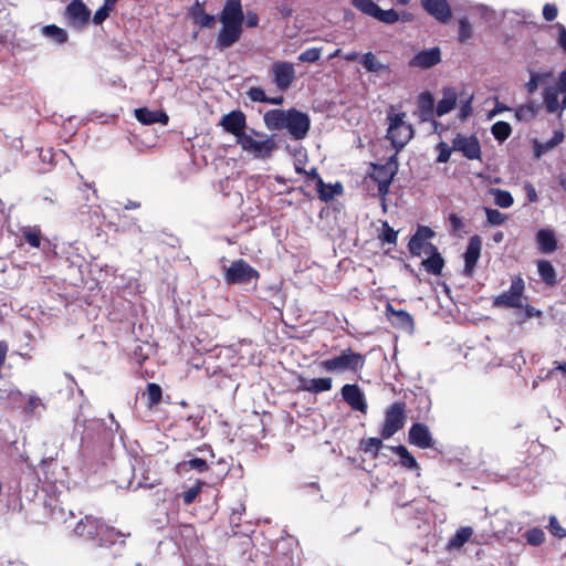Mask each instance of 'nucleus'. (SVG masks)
I'll use <instances>...</instances> for the list:
<instances>
[{
	"instance_id": "nucleus-59",
	"label": "nucleus",
	"mask_w": 566,
	"mask_h": 566,
	"mask_svg": "<svg viewBox=\"0 0 566 566\" xmlns=\"http://www.w3.org/2000/svg\"><path fill=\"white\" fill-rule=\"evenodd\" d=\"M558 9L553 3H546L543 8V17L546 21H553L556 19Z\"/></svg>"
},
{
	"instance_id": "nucleus-58",
	"label": "nucleus",
	"mask_w": 566,
	"mask_h": 566,
	"mask_svg": "<svg viewBox=\"0 0 566 566\" xmlns=\"http://www.w3.org/2000/svg\"><path fill=\"white\" fill-rule=\"evenodd\" d=\"M201 489V484L198 482L193 486L189 488L187 491L181 493V497L186 504H191L195 502Z\"/></svg>"
},
{
	"instance_id": "nucleus-29",
	"label": "nucleus",
	"mask_w": 566,
	"mask_h": 566,
	"mask_svg": "<svg viewBox=\"0 0 566 566\" xmlns=\"http://www.w3.org/2000/svg\"><path fill=\"white\" fill-rule=\"evenodd\" d=\"M537 272L541 276V280L547 286H555L557 284L556 271L549 261L538 260L537 261Z\"/></svg>"
},
{
	"instance_id": "nucleus-14",
	"label": "nucleus",
	"mask_w": 566,
	"mask_h": 566,
	"mask_svg": "<svg viewBox=\"0 0 566 566\" xmlns=\"http://www.w3.org/2000/svg\"><path fill=\"white\" fill-rule=\"evenodd\" d=\"M219 125L238 140L245 133L247 116L240 109L231 111L221 118Z\"/></svg>"
},
{
	"instance_id": "nucleus-39",
	"label": "nucleus",
	"mask_w": 566,
	"mask_h": 566,
	"mask_svg": "<svg viewBox=\"0 0 566 566\" xmlns=\"http://www.w3.org/2000/svg\"><path fill=\"white\" fill-rule=\"evenodd\" d=\"M352 6L361 13L376 18L379 6L374 0H350Z\"/></svg>"
},
{
	"instance_id": "nucleus-40",
	"label": "nucleus",
	"mask_w": 566,
	"mask_h": 566,
	"mask_svg": "<svg viewBox=\"0 0 566 566\" xmlns=\"http://www.w3.org/2000/svg\"><path fill=\"white\" fill-rule=\"evenodd\" d=\"M491 133L499 142H505L512 134V127L507 122L499 120L492 125Z\"/></svg>"
},
{
	"instance_id": "nucleus-18",
	"label": "nucleus",
	"mask_w": 566,
	"mask_h": 566,
	"mask_svg": "<svg viewBox=\"0 0 566 566\" xmlns=\"http://www.w3.org/2000/svg\"><path fill=\"white\" fill-rule=\"evenodd\" d=\"M342 397L344 401L353 409L366 413L367 401L364 392L356 384H346L342 387Z\"/></svg>"
},
{
	"instance_id": "nucleus-9",
	"label": "nucleus",
	"mask_w": 566,
	"mask_h": 566,
	"mask_svg": "<svg viewBox=\"0 0 566 566\" xmlns=\"http://www.w3.org/2000/svg\"><path fill=\"white\" fill-rule=\"evenodd\" d=\"M525 290V283L521 275L512 277L509 291L495 296L492 301L493 307L518 308L522 306V296Z\"/></svg>"
},
{
	"instance_id": "nucleus-23",
	"label": "nucleus",
	"mask_w": 566,
	"mask_h": 566,
	"mask_svg": "<svg viewBox=\"0 0 566 566\" xmlns=\"http://www.w3.org/2000/svg\"><path fill=\"white\" fill-rule=\"evenodd\" d=\"M535 241L539 252L551 254L558 248L555 232L551 229H539L536 232Z\"/></svg>"
},
{
	"instance_id": "nucleus-31",
	"label": "nucleus",
	"mask_w": 566,
	"mask_h": 566,
	"mask_svg": "<svg viewBox=\"0 0 566 566\" xmlns=\"http://www.w3.org/2000/svg\"><path fill=\"white\" fill-rule=\"evenodd\" d=\"M417 104L422 120H428L432 116L433 112H436L434 99L432 94L429 92L421 93L418 96Z\"/></svg>"
},
{
	"instance_id": "nucleus-3",
	"label": "nucleus",
	"mask_w": 566,
	"mask_h": 566,
	"mask_svg": "<svg viewBox=\"0 0 566 566\" xmlns=\"http://www.w3.org/2000/svg\"><path fill=\"white\" fill-rule=\"evenodd\" d=\"M243 20L241 0H227L219 17L221 28L216 39L217 48L224 50L240 40L243 32Z\"/></svg>"
},
{
	"instance_id": "nucleus-28",
	"label": "nucleus",
	"mask_w": 566,
	"mask_h": 566,
	"mask_svg": "<svg viewBox=\"0 0 566 566\" xmlns=\"http://www.w3.org/2000/svg\"><path fill=\"white\" fill-rule=\"evenodd\" d=\"M212 159V149L209 145L205 146L197 137L192 145V160L198 166H208Z\"/></svg>"
},
{
	"instance_id": "nucleus-16",
	"label": "nucleus",
	"mask_w": 566,
	"mask_h": 566,
	"mask_svg": "<svg viewBox=\"0 0 566 566\" xmlns=\"http://www.w3.org/2000/svg\"><path fill=\"white\" fill-rule=\"evenodd\" d=\"M408 442L420 449H430L434 446V439L429 427L422 422H415L408 431Z\"/></svg>"
},
{
	"instance_id": "nucleus-11",
	"label": "nucleus",
	"mask_w": 566,
	"mask_h": 566,
	"mask_svg": "<svg viewBox=\"0 0 566 566\" xmlns=\"http://www.w3.org/2000/svg\"><path fill=\"white\" fill-rule=\"evenodd\" d=\"M91 11L82 0L71 1L64 12L67 24L73 29H82L90 21Z\"/></svg>"
},
{
	"instance_id": "nucleus-55",
	"label": "nucleus",
	"mask_w": 566,
	"mask_h": 566,
	"mask_svg": "<svg viewBox=\"0 0 566 566\" xmlns=\"http://www.w3.org/2000/svg\"><path fill=\"white\" fill-rule=\"evenodd\" d=\"M247 95L250 98V101H252V102L265 103V104H266V101H268V97H269L265 94L264 90L262 87H259V86L250 87L249 91L247 92Z\"/></svg>"
},
{
	"instance_id": "nucleus-35",
	"label": "nucleus",
	"mask_w": 566,
	"mask_h": 566,
	"mask_svg": "<svg viewBox=\"0 0 566 566\" xmlns=\"http://www.w3.org/2000/svg\"><path fill=\"white\" fill-rule=\"evenodd\" d=\"M360 63L366 69V71L371 73H389L390 71L389 66L380 63L373 52L365 53L360 59Z\"/></svg>"
},
{
	"instance_id": "nucleus-6",
	"label": "nucleus",
	"mask_w": 566,
	"mask_h": 566,
	"mask_svg": "<svg viewBox=\"0 0 566 566\" xmlns=\"http://www.w3.org/2000/svg\"><path fill=\"white\" fill-rule=\"evenodd\" d=\"M365 364V355L346 348L340 352V355L322 360L319 366L328 373L348 370L356 374L364 368Z\"/></svg>"
},
{
	"instance_id": "nucleus-47",
	"label": "nucleus",
	"mask_w": 566,
	"mask_h": 566,
	"mask_svg": "<svg viewBox=\"0 0 566 566\" xmlns=\"http://www.w3.org/2000/svg\"><path fill=\"white\" fill-rule=\"evenodd\" d=\"M473 35V27L467 17L459 19L458 41L465 43Z\"/></svg>"
},
{
	"instance_id": "nucleus-13",
	"label": "nucleus",
	"mask_w": 566,
	"mask_h": 566,
	"mask_svg": "<svg viewBox=\"0 0 566 566\" xmlns=\"http://www.w3.org/2000/svg\"><path fill=\"white\" fill-rule=\"evenodd\" d=\"M273 83L282 91H287L295 80V70L292 63L276 61L272 64Z\"/></svg>"
},
{
	"instance_id": "nucleus-30",
	"label": "nucleus",
	"mask_w": 566,
	"mask_h": 566,
	"mask_svg": "<svg viewBox=\"0 0 566 566\" xmlns=\"http://www.w3.org/2000/svg\"><path fill=\"white\" fill-rule=\"evenodd\" d=\"M391 451L399 457V463L401 467L412 471L420 469L416 458L405 446L399 444L391 447Z\"/></svg>"
},
{
	"instance_id": "nucleus-36",
	"label": "nucleus",
	"mask_w": 566,
	"mask_h": 566,
	"mask_svg": "<svg viewBox=\"0 0 566 566\" xmlns=\"http://www.w3.org/2000/svg\"><path fill=\"white\" fill-rule=\"evenodd\" d=\"M473 535V530L470 526H461L454 533V535L449 539L448 547L449 548H461L467 542L470 541Z\"/></svg>"
},
{
	"instance_id": "nucleus-57",
	"label": "nucleus",
	"mask_w": 566,
	"mask_h": 566,
	"mask_svg": "<svg viewBox=\"0 0 566 566\" xmlns=\"http://www.w3.org/2000/svg\"><path fill=\"white\" fill-rule=\"evenodd\" d=\"M548 531L553 536L558 538L566 537V530L560 526L557 517L554 515L549 517Z\"/></svg>"
},
{
	"instance_id": "nucleus-1",
	"label": "nucleus",
	"mask_w": 566,
	"mask_h": 566,
	"mask_svg": "<svg viewBox=\"0 0 566 566\" xmlns=\"http://www.w3.org/2000/svg\"><path fill=\"white\" fill-rule=\"evenodd\" d=\"M73 535L84 539L95 547L108 548L119 543L124 545L125 541L120 539L125 535L115 530V527L105 524L101 518L93 515H85L73 526Z\"/></svg>"
},
{
	"instance_id": "nucleus-27",
	"label": "nucleus",
	"mask_w": 566,
	"mask_h": 566,
	"mask_svg": "<svg viewBox=\"0 0 566 566\" xmlns=\"http://www.w3.org/2000/svg\"><path fill=\"white\" fill-rule=\"evenodd\" d=\"M458 94L457 91L452 87H447L443 90V97L438 102L436 107L437 116H443L451 112L457 105Z\"/></svg>"
},
{
	"instance_id": "nucleus-56",
	"label": "nucleus",
	"mask_w": 566,
	"mask_h": 566,
	"mask_svg": "<svg viewBox=\"0 0 566 566\" xmlns=\"http://www.w3.org/2000/svg\"><path fill=\"white\" fill-rule=\"evenodd\" d=\"M437 150L439 151L438 157H437V163L444 164V163L449 161L453 149L447 143L440 142L437 145Z\"/></svg>"
},
{
	"instance_id": "nucleus-34",
	"label": "nucleus",
	"mask_w": 566,
	"mask_h": 566,
	"mask_svg": "<svg viewBox=\"0 0 566 566\" xmlns=\"http://www.w3.org/2000/svg\"><path fill=\"white\" fill-rule=\"evenodd\" d=\"M229 523L232 526L234 534L242 533L240 530L242 517L245 514V505L242 501H237L232 507H230Z\"/></svg>"
},
{
	"instance_id": "nucleus-2",
	"label": "nucleus",
	"mask_w": 566,
	"mask_h": 566,
	"mask_svg": "<svg viewBox=\"0 0 566 566\" xmlns=\"http://www.w3.org/2000/svg\"><path fill=\"white\" fill-rule=\"evenodd\" d=\"M263 120L270 130L287 129L295 140L305 138L311 128L308 115L296 108L270 109L264 114Z\"/></svg>"
},
{
	"instance_id": "nucleus-19",
	"label": "nucleus",
	"mask_w": 566,
	"mask_h": 566,
	"mask_svg": "<svg viewBox=\"0 0 566 566\" xmlns=\"http://www.w3.org/2000/svg\"><path fill=\"white\" fill-rule=\"evenodd\" d=\"M422 8L428 14L440 23H448L452 18V10L448 0H420Z\"/></svg>"
},
{
	"instance_id": "nucleus-15",
	"label": "nucleus",
	"mask_w": 566,
	"mask_h": 566,
	"mask_svg": "<svg viewBox=\"0 0 566 566\" xmlns=\"http://www.w3.org/2000/svg\"><path fill=\"white\" fill-rule=\"evenodd\" d=\"M482 250V241L478 234L472 235L469 239L465 252L463 253L464 268L463 274L468 277H472L475 271L476 263L480 259Z\"/></svg>"
},
{
	"instance_id": "nucleus-22",
	"label": "nucleus",
	"mask_w": 566,
	"mask_h": 566,
	"mask_svg": "<svg viewBox=\"0 0 566 566\" xmlns=\"http://www.w3.org/2000/svg\"><path fill=\"white\" fill-rule=\"evenodd\" d=\"M426 253H428L429 256L422 260L421 265L428 273L440 275L444 266V260L438 251V248L434 244H428Z\"/></svg>"
},
{
	"instance_id": "nucleus-8",
	"label": "nucleus",
	"mask_w": 566,
	"mask_h": 566,
	"mask_svg": "<svg viewBox=\"0 0 566 566\" xmlns=\"http://www.w3.org/2000/svg\"><path fill=\"white\" fill-rule=\"evenodd\" d=\"M406 407L403 401H396L389 406L380 429L381 439H389L403 428L407 420Z\"/></svg>"
},
{
	"instance_id": "nucleus-38",
	"label": "nucleus",
	"mask_w": 566,
	"mask_h": 566,
	"mask_svg": "<svg viewBox=\"0 0 566 566\" xmlns=\"http://www.w3.org/2000/svg\"><path fill=\"white\" fill-rule=\"evenodd\" d=\"M564 139V134L560 130H556L553 137L545 143H535V156L539 157L542 154H545L560 144Z\"/></svg>"
},
{
	"instance_id": "nucleus-49",
	"label": "nucleus",
	"mask_w": 566,
	"mask_h": 566,
	"mask_svg": "<svg viewBox=\"0 0 566 566\" xmlns=\"http://www.w3.org/2000/svg\"><path fill=\"white\" fill-rule=\"evenodd\" d=\"M22 237L33 248L41 245V231L35 227H25L22 229Z\"/></svg>"
},
{
	"instance_id": "nucleus-4",
	"label": "nucleus",
	"mask_w": 566,
	"mask_h": 566,
	"mask_svg": "<svg viewBox=\"0 0 566 566\" xmlns=\"http://www.w3.org/2000/svg\"><path fill=\"white\" fill-rule=\"evenodd\" d=\"M405 117L406 114L396 113L392 105L387 111L388 128L386 138L390 140L396 155H398L405 148V146L411 140L415 134L412 125L407 123Z\"/></svg>"
},
{
	"instance_id": "nucleus-43",
	"label": "nucleus",
	"mask_w": 566,
	"mask_h": 566,
	"mask_svg": "<svg viewBox=\"0 0 566 566\" xmlns=\"http://www.w3.org/2000/svg\"><path fill=\"white\" fill-rule=\"evenodd\" d=\"M50 439L52 440L53 449L46 450L45 457L41 461V463L45 465L51 464L53 461H55L60 453V450L63 447V438L61 436L54 434Z\"/></svg>"
},
{
	"instance_id": "nucleus-50",
	"label": "nucleus",
	"mask_w": 566,
	"mask_h": 566,
	"mask_svg": "<svg viewBox=\"0 0 566 566\" xmlns=\"http://www.w3.org/2000/svg\"><path fill=\"white\" fill-rule=\"evenodd\" d=\"M117 0H105L104 6L93 15V23L96 25L102 24L108 18Z\"/></svg>"
},
{
	"instance_id": "nucleus-48",
	"label": "nucleus",
	"mask_w": 566,
	"mask_h": 566,
	"mask_svg": "<svg viewBox=\"0 0 566 566\" xmlns=\"http://www.w3.org/2000/svg\"><path fill=\"white\" fill-rule=\"evenodd\" d=\"M38 409L45 410L46 405L36 395H30L24 407V412L30 416H40L41 412H38Z\"/></svg>"
},
{
	"instance_id": "nucleus-53",
	"label": "nucleus",
	"mask_w": 566,
	"mask_h": 566,
	"mask_svg": "<svg viewBox=\"0 0 566 566\" xmlns=\"http://www.w3.org/2000/svg\"><path fill=\"white\" fill-rule=\"evenodd\" d=\"M485 213L488 222L492 226H501L506 219L497 209L485 208Z\"/></svg>"
},
{
	"instance_id": "nucleus-60",
	"label": "nucleus",
	"mask_w": 566,
	"mask_h": 566,
	"mask_svg": "<svg viewBox=\"0 0 566 566\" xmlns=\"http://www.w3.org/2000/svg\"><path fill=\"white\" fill-rule=\"evenodd\" d=\"M449 222L453 232H460L464 227L462 218L454 212L449 214Z\"/></svg>"
},
{
	"instance_id": "nucleus-61",
	"label": "nucleus",
	"mask_w": 566,
	"mask_h": 566,
	"mask_svg": "<svg viewBox=\"0 0 566 566\" xmlns=\"http://www.w3.org/2000/svg\"><path fill=\"white\" fill-rule=\"evenodd\" d=\"M344 191L343 185L340 182H336L334 185L325 184V188L323 189V192H326L327 195H332V200L336 195H342Z\"/></svg>"
},
{
	"instance_id": "nucleus-51",
	"label": "nucleus",
	"mask_w": 566,
	"mask_h": 566,
	"mask_svg": "<svg viewBox=\"0 0 566 566\" xmlns=\"http://www.w3.org/2000/svg\"><path fill=\"white\" fill-rule=\"evenodd\" d=\"M527 544L532 546H539L545 542V533L539 527H533L525 532L524 534Z\"/></svg>"
},
{
	"instance_id": "nucleus-37",
	"label": "nucleus",
	"mask_w": 566,
	"mask_h": 566,
	"mask_svg": "<svg viewBox=\"0 0 566 566\" xmlns=\"http://www.w3.org/2000/svg\"><path fill=\"white\" fill-rule=\"evenodd\" d=\"M307 179L314 180L316 184V190L318 193V198L323 202H329L332 201V195H327L326 192H323V189L325 188V182L322 179V177L317 172V168L313 167L311 170H305L303 174Z\"/></svg>"
},
{
	"instance_id": "nucleus-12",
	"label": "nucleus",
	"mask_w": 566,
	"mask_h": 566,
	"mask_svg": "<svg viewBox=\"0 0 566 566\" xmlns=\"http://www.w3.org/2000/svg\"><path fill=\"white\" fill-rule=\"evenodd\" d=\"M452 149L460 151L469 160L481 158V145L474 135L465 136L458 133L452 139Z\"/></svg>"
},
{
	"instance_id": "nucleus-26",
	"label": "nucleus",
	"mask_w": 566,
	"mask_h": 566,
	"mask_svg": "<svg viewBox=\"0 0 566 566\" xmlns=\"http://www.w3.org/2000/svg\"><path fill=\"white\" fill-rule=\"evenodd\" d=\"M412 14L407 11L398 12L395 9L382 10L380 7L376 14V20L385 24H394L398 21L410 22Z\"/></svg>"
},
{
	"instance_id": "nucleus-33",
	"label": "nucleus",
	"mask_w": 566,
	"mask_h": 566,
	"mask_svg": "<svg viewBox=\"0 0 566 566\" xmlns=\"http://www.w3.org/2000/svg\"><path fill=\"white\" fill-rule=\"evenodd\" d=\"M41 33L43 36L56 44H64L69 40L67 32L55 24L44 25L41 30Z\"/></svg>"
},
{
	"instance_id": "nucleus-20",
	"label": "nucleus",
	"mask_w": 566,
	"mask_h": 566,
	"mask_svg": "<svg viewBox=\"0 0 566 566\" xmlns=\"http://www.w3.org/2000/svg\"><path fill=\"white\" fill-rule=\"evenodd\" d=\"M434 235L433 230L427 226H418L416 233L410 238L408 242V250L411 255L420 256L422 252L426 253L428 250L427 240Z\"/></svg>"
},
{
	"instance_id": "nucleus-41",
	"label": "nucleus",
	"mask_w": 566,
	"mask_h": 566,
	"mask_svg": "<svg viewBox=\"0 0 566 566\" xmlns=\"http://www.w3.org/2000/svg\"><path fill=\"white\" fill-rule=\"evenodd\" d=\"M179 472H187L189 470H196L198 472H203L208 470V463L206 460L200 458H192L190 460H185L177 465Z\"/></svg>"
},
{
	"instance_id": "nucleus-63",
	"label": "nucleus",
	"mask_w": 566,
	"mask_h": 566,
	"mask_svg": "<svg viewBox=\"0 0 566 566\" xmlns=\"http://www.w3.org/2000/svg\"><path fill=\"white\" fill-rule=\"evenodd\" d=\"M525 190H526L528 202H536L538 200L536 189L532 184H530V182L525 184Z\"/></svg>"
},
{
	"instance_id": "nucleus-7",
	"label": "nucleus",
	"mask_w": 566,
	"mask_h": 566,
	"mask_svg": "<svg viewBox=\"0 0 566 566\" xmlns=\"http://www.w3.org/2000/svg\"><path fill=\"white\" fill-rule=\"evenodd\" d=\"M370 166L373 171L369 176L377 182L379 196L385 198L388 195L390 185L398 172V155L394 154L385 164L371 163Z\"/></svg>"
},
{
	"instance_id": "nucleus-17",
	"label": "nucleus",
	"mask_w": 566,
	"mask_h": 566,
	"mask_svg": "<svg viewBox=\"0 0 566 566\" xmlns=\"http://www.w3.org/2000/svg\"><path fill=\"white\" fill-rule=\"evenodd\" d=\"M385 314L389 323L398 329L412 333L415 322L412 316L405 310H395L391 303L386 304Z\"/></svg>"
},
{
	"instance_id": "nucleus-24",
	"label": "nucleus",
	"mask_w": 566,
	"mask_h": 566,
	"mask_svg": "<svg viewBox=\"0 0 566 566\" xmlns=\"http://www.w3.org/2000/svg\"><path fill=\"white\" fill-rule=\"evenodd\" d=\"M441 61V53L438 48L423 50L417 53L410 61L411 66L429 69L437 65Z\"/></svg>"
},
{
	"instance_id": "nucleus-42",
	"label": "nucleus",
	"mask_w": 566,
	"mask_h": 566,
	"mask_svg": "<svg viewBox=\"0 0 566 566\" xmlns=\"http://www.w3.org/2000/svg\"><path fill=\"white\" fill-rule=\"evenodd\" d=\"M190 14L195 23L199 24L200 27H210L212 24V15L203 13L199 1H196V3L192 6Z\"/></svg>"
},
{
	"instance_id": "nucleus-5",
	"label": "nucleus",
	"mask_w": 566,
	"mask_h": 566,
	"mask_svg": "<svg viewBox=\"0 0 566 566\" xmlns=\"http://www.w3.org/2000/svg\"><path fill=\"white\" fill-rule=\"evenodd\" d=\"M237 144L245 153L252 154L255 158H269L276 149V143L272 137L264 135L253 128H250V134H241Z\"/></svg>"
},
{
	"instance_id": "nucleus-10",
	"label": "nucleus",
	"mask_w": 566,
	"mask_h": 566,
	"mask_svg": "<svg viewBox=\"0 0 566 566\" xmlns=\"http://www.w3.org/2000/svg\"><path fill=\"white\" fill-rule=\"evenodd\" d=\"M259 272L243 259H239L226 269V281L228 284H249L258 280Z\"/></svg>"
},
{
	"instance_id": "nucleus-21",
	"label": "nucleus",
	"mask_w": 566,
	"mask_h": 566,
	"mask_svg": "<svg viewBox=\"0 0 566 566\" xmlns=\"http://www.w3.org/2000/svg\"><path fill=\"white\" fill-rule=\"evenodd\" d=\"M296 380L298 391H306L314 395L329 391L333 387V379L331 377L310 379L303 375H298Z\"/></svg>"
},
{
	"instance_id": "nucleus-54",
	"label": "nucleus",
	"mask_w": 566,
	"mask_h": 566,
	"mask_svg": "<svg viewBox=\"0 0 566 566\" xmlns=\"http://www.w3.org/2000/svg\"><path fill=\"white\" fill-rule=\"evenodd\" d=\"M322 50L317 48H310L305 51H303L298 55V60L301 62H307V63H314L319 60Z\"/></svg>"
},
{
	"instance_id": "nucleus-32",
	"label": "nucleus",
	"mask_w": 566,
	"mask_h": 566,
	"mask_svg": "<svg viewBox=\"0 0 566 566\" xmlns=\"http://www.w3.org/2000/svg\"><path fill=\"white\" fill-rule=\"evenodd\" d=\"M560 90L556 86H548L543 92V99L547 113H556L562 106L559 105L558 95Z\"/></svg>"
},
{
	"instance_id": "nucleus-45",
	"label": "nucleus",
	"mask_w": 566,
	"mask_h": 566,
	"mask_svg": "<svg viewBox=\"0 0 566 566\" xmlns=\"http://www.w3.org/2000/svg\"><path fill=\"white\" fill-rule=\"evenodd\" d=\"M491 192L494 196V203L501 208H510L513 202V196L510 191L503 189H492Z\"/></svg>"
},
{
	"instance_id": "nucleus-46",
	"label": "nucleus",
	"mask_w": 566,
	"mask_h": 566,
	"mask_svg": "<svg viewBox=\"0 0 566 566\" xmlns=\"http://www.w3.org/2000/svg\"><path fill=\"white\" fill-rule=\"evenodd\" d=\"M161 394H163V391H161V388L159 385H157L155 382L148 384L146 392L144 394V396L147 399V406L153 407V406L159 403L161 400Z\"/></svg>"
},
{
	"instance_id": "nucleus-64",
	"label": "nucleus",
	"mask_w": 566,
	"mask_h": 566,
	"mask_svg": "<svg viewBox=\"0 0 566 566\" xmlns=\"http://www.w3.org/2000/svg\"><path fill=\"white\" fill-rule=\"evenodd\" d=\"M558 45L564 50L566 53V29L564 25H559V32H558V39H557Z\"/></svg>"
},
{
	"instance_id": "nucleus-25",
	"label": "nucleus",
	"mask_w": 566,
	"mask_h": 566,
	"mask_svg": "<svg viewBox=\"0 0 566 566\" xmlns=\"http://www.w3.org/2000/svg\"><path fill=\"white\" fill-rule=\"evenodd\" d=\"M135 117L138 122H140L144 125H150L155 123H168V115L165 112L151 111L147 107H140L135 109Z\"/></svg>"
},
{
	"instance_id": "nucleus-44",
	"label": "nucleus",
	"mask_w": 566,
	"mask_h": 566,
	"mask_svg": "<svg viewBox=\"0 0 566 566\" xmlns=\"http://www.w3.org/2000/svg\"><path fill=\"white\" fill-rule=\"evenodd\" d=\"M360 447L365 453L371 454V457L375 459L378 457V453L382 448V440L380 438L364 439L361 440Z\"/></svg>"
},
{
	"instance_id": "nucleus-62",
	"label": "nucleus",
	"mask_w": 566,
	"mask_h": 566,
	"mask_svg": "<svg viewBox=\"0 0 566 566\" xmlns=\"http://www.w3.org/2000/svg\"><path fill=\"white\" fill-rule=\"evenodd\" d=\"M243 22L245 23V25L248 28H255L258 27L259 24V15L256 14V12L254 11H248L245 14H244V20Z\"/></svg>"
},
{
	"instance_id": "nucleus-52",
	"label": "nucleus",
	"mask_w": 566,
	"mask_h": 566,
	"mask_svg": "<svg viewBox=\"0 0 566 566\" xmlns=\"http://www.w3.org/2000/svg\"><path fill=\"white\" fill-rule=\"evenodd\" d=\"M381 228L382 230L381 233L378 235V239L389 244H396L398 232L394 230L387 221L382 223Z\"/></svg>"
}]
</instances>
